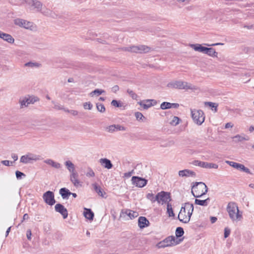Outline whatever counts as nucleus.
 <instances>
[{
  "instance_id": "1",
  "label": "nucleus",
  "mask_w": 254,
  "mask_h": 254,
  "mask_svg": "<svg viewBox=\"0 0 254 254\" xmlns=\"http://www.w3.org/2000/svg\"><path fill=\"white\" fill-rule=\"evenodd\" d=\"M193 211V205L189 202L184 204L178 214V218L182 222L188 223Z\"/></svg>"
},
{
  "instance_id": "2",
  "label": "nucleus",
  "mask_w": 254,
  "mask_h": 254,
  "mask_svg": "<svg viewBox=\"0 0 254 254\" xmlns=\"http://www.w3.org/2000/svg\"><path fill=\"white\" fill-rule=\"evenodd\" d=\"M207 191L208 188L203 182H195L191 187V193L196 198L202 196Z\"/></svg>"
},
{
  "instance_id": "3",
  "label": "nucleus",
  "mask_w": 254,
  "mask_h": 254,
  "mask_svg": "<svg viewBox=\"0 0 254 254\" xmlns=\"http://www.w3.org/2000/svg\"><path fill=\"white\" fill-rule=\"evenodd\" d=\"M227 211L228 212L230 218L233 221L240 220L242 217V213H240L238 206L235 202H229L227 207Z\"/></svg>"
},
{
  "instance_id": "4",
  "label": "nucleus",
  "mask_w": 254,
  "mask_h": 254,
  "mask_svg": "<svg viewBox=\"0 0 254 254\" xmlns=\"http://www.w3.org/2000/svg\"><path fill=\"white\" fill-rule=\"evenodd\" d=\"M167 87L179 89H196L195 86L187 82L181 80H176L170 82L167 84Z\"/></svg>"
},
{
  "instance_id": "5",
  "label": "nucleus",
  "mask_w": 254,
  "mask_h": 254,
  "mask_svg": "<svg viewBox=\"0 0 254 254\" xmlns=\"http://www.w3.org/2000/svg\"><path fill=\"white\" fill-rule=\"evenodd\" d=\"M190 47L195 51H198L199 52L206 54L212 57H217V52H216L215 49L212 48L203 47L199 44H191L190 45Z\"/></svg>"
},
{
  "instance_id": "6",
  "label": "nucleus",
  "mask_w": 254,
  "mask_h": 254,
  "mask_svg": "<svg viewBox=\"0 0 254 254\" xmlns=\"http://www.w3.org/2000/svg\"><path fill=\"white\" fill-rule=\"evenodd\" d=\"M126 51L135 53H146L149 52L150 48L145 45L132 46L124 48Z\"/></svg>"
},
{
  "instance_id": "7",
  "label": "nucleus",
  "mask_w": 254,
  "mask_h": 254,
  "mask_svg": "<svg viewBox=\"0 0 254 254\" xmlns=\"http://www.w3.org/2000/svg\"><path fill=\"white\" fill-rule=\"evenodd\" d=\"M191 117L195 123L201 125L204 121L205 117L203 112L201 110L191 111Z\"/></svg>"
},
{
  "instance_id": "8",
  "label": "nucleus",
  "mask_w": 254,
  "mask_h": 254,
  "mask_svg": "<svg viewBox=\"0 0 254 254\" xmlns=\"http://www.w3.org/2000/svg\"><path fill=\"white\" fill-rule=\"evenodd\" d=\"M156 200L158 203H161L162 205L164 203H169L171 200L170 193L164 191H161L158 192L156 195Z\"/></svg>"
},
{
  "instance_id": "9",
  "label": "nucleus",
  "mask_w": 254,
  "mask_h": 254,
  "mask_svg": "<svg viewBox=\"0 0 254 254\" xmlns=\"http://www.w3.org/2000/svg\"><path fill=\"white\" fill-rule=\"evenodd\" d=\"M40 155H36L33 153H28L26 155H23L20 158V162L24 164H28L32 163V161H36L41 160Z\"/></svg>"
},
{
  "instance_id": "10",
  "label": "nucleus",
  "mask_w": 254,
  "mask_h": 254,
  "mask_svg": "<svg viewBox=\"0 0 254 254\" xmlns=\"http://www.w3.org/2000/svg\"><path fill=\"white\" fill-rule=\"evenodd\" d=\"M176 238L174 236H169L157 245L159 248H165L177 245Z\"/></svg>"
},
{
  "instance_id": "11",
  "label": "nucleus",
  "mask_w": 254,
  "mask_h": 254,
  "mask_svg": "<svg viewBox=\"0 0 254 254\" xmlns=\"http://www.w3.org/2000/svg\"><path fill=\"white\" fill-rule=\"evenodd\" d=\"M43 198L46 203L51 206L54 205L56 202L54 193L50 190H48L43 194Z\"/></svg>"
},
{
  "instance_id": "12",
  "label": "nucleus",
  "mask_w": 254,
  "mask_h": 254,
  "mask_svg": "<svg viewBox=\"0 0 254 254\" xmlns=\"http://www.w3.org/2000/svg\"><path fill=\"white\" fill-rule=\"evenodd\" d=\"M39 99L37 97H29L28 98L25 97L23 99H20L19 100L20 107L22 108L24 107H27L29 104H34Z\"/></svg>"
},
{
  "instance_id": "13",
  "label": "nucleus",
  "mask_w": 254,
  "mask_h": 254,
  "mask_svg": "<svg viewBox=\"0 0 254 254\" xmlns=\"http://www.w3.org/2000/svg\"><path fill=\"white\" fill-rule=\"evenodd\" d=\"M131 181L133 184L139 188L144 187L147 183V180L141 177L133 176L131 178Z\"/></svg>"
},
{
  "instance_id": "14",
  "label": "nucleus",
  "mask_w": 254,
  "mask_h": 254,
  "mask_svg": "<svg viewBox=\"0 0 254 254\" xmlns=\"http://www.w3.org/2000/svg\"><path fill=\"white\" fill-rule=\"evenodd\" d=\"M226 163L229 164L230 166L233 167L234 168L241 170L244 172L250 174V170L248 168L246 167L244 165L239 164L235 162L226 161Z\"/></svg>"
},
{
  "instance_id": "15",
  "label": "nucleus",
  "mask_w": 254,
  "mask_h": 254,
  "mask_svg": "<svg viewBox=\"0 0 254 254\" xmlns=\"http://www.w3.org/2000/svg\"><path fill=\"white\" fill-rule=\"evenodd\" d=\"M194 165L198 166L204 168H214L217 169L218 166L216 164L202 162L198 160H195L194 162Z\"/></svg>"
},
{
  "instance_id": "16",
  "label": "nucleus",
  "mask_w": 254,
  "mask_h": 254,
  "mask_svg": "<svg viewBox=\"0 0 254 254\" xmlns=\"http://www.w3.org/2000/svg\"><path fill=\"white\" fill-rule=\"evenodd\" d=\"M14 23L15 25H18L20 27H23L26 29H28L32 27V23L29 21H27L25 20L17 18L14 20Z\"/></svg>"
},
{
  "instance_id": "17",
  "label": "nucleus",
  "mask_w": 254,
  "mask_h": 254,
  "mask_svg": "<svg viewBox=\"0 0 254 254\" xmlns=\"http://www.w3.org/2000/svg\"><path fill=\"white\" fill-rule=\"evenodd\" d=\"M55 210L62 215L63 218L65 219L68 216V212L67 209L61 203H57L55 206Z\"/></svg>"
},
{
  "instance_id": "18",
  "label": "nucleus",
  "mask_w": 254,
  "mask_h": 254,
  "mask_svg": "<svg viewBox=\"0 0 254 254\" xmlns=\"http://www.w3.org/2000/svg\"><path fill=\"white\" fill-rule=\"evenodd\" d=\"M26 2L29 5L33 6L37 11H41L43 4L40 1L37 0H27Z\"/></svg>"
},
{
  "instance_id": "19",
  "label": "nucleus",
  "mask_w": 254,
  "mask_h": 254,
  "mask_svg": "<svg viewBox=\"0 0 254 254\" xmlns=\"http://www.w3.org/2000/svg\"><path fill=\"white\" fill-rule=\"evenodd\" d=\"M178 174L179 176L181 177H195L196 176V174L194 172L189 169H185L179 171L178 172Z\"/></svg>"
},
{
  "instance_id": "20",
  "label": "nucleus",
  "mask_w": 254,
  "mask_h": 254,
  "mask_svg": "<svg viewBox=\"0 0 254 254\" xmlns=\"http://www.w3.org/2000/svg\"><path fill=\"white\" fill-rule=\"evenodd\" d=\"M0 38L10 44H12L14 42V39L10 34L3 33L0 30Z\"/></svg>"
},
{
  "instance_id": "21",
  "label": "nucleus",
  "mask_w": 254,
  "mask_h": 254,
  "mask_svg": "<svg viewBox=\"0 0 254 254\" xmlns=\"http://www.w3.org/2000/svg\"><path fill=\"white\" fill-rule=\"evenodd\" d=\"M100 164L107 169H110L113 167L111 161L107 158H101L99 160Z\"/></svg>"
},
{
  "instance_id": "22",
  "label": "nucleus",
  "mask_w": 254,
  "mask_h": 254,
  "mask_svg": "<svg viewBox=\"0 0 254 254\" xmlns=\"http://www.w3.org/2000/svg\"><path fill=\"white\" fill-rule=\"evenodd\" d=\"M138 224L140 228H144L149 226V222L146 217L140 216L138 218Z\"/></svg>"
},
{
  "instance_id": "23",
  "label": "nucleus",
  "mask_w": 254,
  "mask_h": 254,
  "mask_svg": "<svg viewBox=\"0 0 254 254\" xmlns=\"http://www.w3.org/2000/svg\"><path fill=\"white\" fill-rule=\"evenodd\" d=\"M78 175L76 172H73L70 175V180L76 187L80 184V182L78 179Z\"/></svg>"
},
{
  "instance_id": "24",
  "label": "nucleus",
  "mask_w": 254,
  "mask_h": 254,
  "mask_svg": "<svg viewBox=\"0 0 254 254\" xmlns=\"http://www.w3.org/2000/svg\"><path fill=\"white\" fill-rule=\"evenodd\" d=\"M59 193L63 199H68L71 194V192L65 188H61Z\"/></svg>"
},
{
  "instance_id": "25",
  "label": "nucleus",
  "mask_w": 254,
  "mask_h": 254,
  "mask_svg": "<svg viewBox=\"0 0 254 254\" xmlns=\"http://www.w3.org/2000/svg\"><path fill=\"white\" fill-rule=\"evenodd\" d=\"M84 216L89 220H93L94 214L90 209L84 208Z\"/></svg>"
},
{
  "instance_id": "26",
  "label": "nucleus",
  "mask_w": 254,
  "mask_h": 254,
  "mask_svg": "<svg viewBox=\"0 0 254 254\" xmlns=\"http://www.w3.org/2000/svg\"><path fill=\"white\" fill-rule=\"evenodd\" d=\"M44 162L56 169H60L61 167L60 163L55 162L54 160L50 159L45 160Z\"/></svg>"
},
{
  "instance_id": "27",
  "label": "nucleus",
  "mask_w": 254,
  "mask_h": 254,
  "mask_svg": "<svg viewBox=\"0 0 254 254\" xmlns=\"http://www.w3.org/2000/svg\"><path fill=\"white\" fill-rule=\"evenodd\" d=\"M64 164L70 174L76 172L74 165L70 161L68 160L65 161Z\"/></svg>"
},
{
  "instance_id": "28",
  "label": "nucleus",
  "mask_w": 254,
  "mask_h": 254,
  "mask_svg": "<svg viewBox=\"0 0 254 254\" xmlns=\"http://www.w3.org/2000/svg\"><path fill=\"white\" fill-rule=\"evenodd\" d=\"M153 101H155L153 99H148L144 101L146 103H143L142 102H140L139 104L144 109H148L153 105L151 103Z\"/></svg>"
},
{
  "instance_id": "29",
  "label": "nucleus",
  "mask_w": 254,
  "mask_h": 254,
  "mask_svg": "<svg viewBox=\"0 0 254 254\" xmlns=\"http://www.w3.org/2000/svg\"><path fill=\"white\" fill-rule=\"evenodd\" d=\"M210 200V198L208 197L207 198L204 199V200H200L198 199H195V204L199 205L201 206H206L208 205V202Z\"/></svg>"
},
{
  "instance_id": "30",
  "label": "nucleus",
  "mask_w": 254,
  "mask_h": 254,
  "mask_svg": "<svg viewBox=\"0 0 254 254\" xmlns=\"http://www.w3.org/2000/svg\"><path fill=\"white\" fill-rule=\"evenodd\" d=\"M94 190L101 196L103 197V193L102 191L101 188L99 186L97 183H94L92 185Z\"/></svg>"
},
{
  "instance_id": "31",
  "label": "nucleus",
  "mask_w": 254,
  "mask_h": 254,
  "mask_svg": "<svg viewBox=\"0 0 254 254\" xmlns=\"http://www.w3.org/2000/svg\"><path fill=\"white\" fill-rule=\"evenodd\" d=\"M204 105L209 106L212 110H214L215 112L217 111L218 104L211 102H204Z\"/></svg>"
},
{
  "instance_id": "32",
  "label": "nucleus",
  "mask_w": 254,
  "mask_h": 254,
  "mask_svg": "<svg viewBox=\"0 0 254 254\" xmlns=\"http://www.w3.org/2000/svg\"><path fill=\"white\" fill-rule=\"evenodd\" d=\"M125 213L131 219L134 218L138 216V214L136 212L132 211L131 210H127L125 211Z\"/></svg>"
},
{
  "instance_id": "33",
  "label": "nucleus",
  "mask_w": 254,
  "mask_h": 254,
  "mask_svg": "<svg viewBox=\"0 0 254 254\" xmlns=\"http://www.w3.org/2000/svg\"><path fill=\"white\" fill-rule=\"evenodd\" d=\"M234 139H236V142H240L243 140H249L250 138L248 136H242L239 134H237L233 137Z\"/></svg>"
},
{
  "instance_id": "34",
  "label": "nucleus",
  "mask_w": 254,
  "mask_h": 254,
  "mask_svg": "<svg viewBox=\"0 0 254 254\" xmlns=\"http://www.w3.org/2000/svg\"><path fill=\"white\" fill-rule=\"evenodd\" d=\"M167 212L168 214L169 217H174L175 214L173 212V210L172 207V205L170 203H168L167 205Z\"/></svg>"
},
{
  "instance_id": "35",
  "label": "nucleus",
  "mask_w": 254,
  "mask_h": 254,
  "mask_svg": "<svg viewBox=\"0 0 254 254\" xmlns=\"http://www.w3.org/2000/svg\"><path fill=\"white\" fill-rule=\"evenodd\" d=\"M111 104V105L118 108H122L123 107V103L121 101L116 100H113Z\"/></svg>"
},
{
  "instance_id": "36",
  "label": "nucleus",
  "mask_w": 254,
  "mask_h": 254,
  "mask_svg": "<svg viewBox=\"0 0 254 254\" xmlns=\"http://www.w3.org/2000/svg\"><path fill=\"white\" fill-rule=\"evenodd\" d=\"M135 117L138 121L143 122L145 119V117L142 115V114L139 112L135 113Z\"/></svg>"
},
{
  "instance_id": "37",
  "label": "nucleus",
  "mask_w": 254,
  "mask_h": 254,
  "mask_svg": "<svg viewBox=\"0 0 254 254\" xmlns=\"http://www.w3.org/2000/svg\"><path fill=\"white\" fill-rule=\"evenodd\" d=\"M184 234V231L183 228L182 227H177L176 230V236L177 238H180L182 237Z\"/></svg>"
},
{
  "instance_id": "38",
  "label": "nucleus",
  "mask_w": 254,
  "mask_h": 254,
  "mask_svg": "<svg viewBox=\"0 0 254 254\" xmlns=\"http://www.w3.org/2000/svg\"><path fill=\"white\" fill-rule=\"evenodd\" d=\"M96 108L97 110L101 113H104L106 111L104 105L101 103H96Z\"/></svg>"
},
{
  "instance_id": "39",
  "label": "nucleus",
  "mask_w": 254,
  "mask_h": 254,
  "mask_svg": "<svg viewBox=\"0 0 254 254\" xmlns=\"http://www.w3.org/2000/svg\"><path fill=\"white\" fill-rule=\"evenodd\" d=\"M180 120H181L179 118H178V117H176V116H174L173 117V120H172V121L170 122V124L172 126H176L177 125H178L179 124Z\"/></svg>"
},
{
  "instance_id": "40",
  "label": "nucleus",
  "mask_w": 254,
  "mask_h": 254,
  "mask_svg": "<svg viewBox=\"0 0 254 254\" xmlns=\"http://www.w3.org/2000/svg\"><path fill=\"white\" fill-rule=\"evenodd\" d=\"M160 108L162 110H166L171 108V103L164 102L161 103Z\"/></svg>"
},
{
  "instance_id": "41",
  "label": "nucleus",
  "mask_w": 254,
  "mask_h": 254,
  "mask_svg": "<svg viewBox=\"0 0 254 254\" xmlns=\"http://www.w3.org/2000/svg\"><path fill=\"white\" fill-rule=\"evenodd\" d=\"M104 92H105V91L104 90L96 89L90 93V95L92 96H93L96 94L99 95Z\"/></svg>"
},
{
  "instance_id": "42",
  "label": "nucleus",
  "mask_w": 254,
  "mask_h": 254,
  "mask_svg": "<svg viewBox=\"0 0 254 254\" xmlns=\"http://www.w3.org/2000/svg\"><path fill=\"white\" fill-rule=\"evenodd\" d=\"M146 198L151 201L152 202H154L156 200V196H154V194L152 193H149L146 195Z\"/></svg>"
},
{
  "instance_id": "43",
  "label": "nucleus",
  "mask_w": 254,
  "mask_h": 254,
  "mask_svg": "<svg viewBox=\"0 0 254 254\" xmlns=\"http://www.w3.org/2000/svg\"><path fill=\"white\" fill-rule=\"evenodd\" d=\"M127 92L133 99H137V98L138 97L137 94H135L132 90H131L129 89H128L127 90Z\"/></svg>"
},
{
  "instance_id": "44",
  "label": "nucleus",
  "mask_w": 254,
  "mask_h": 254,
  "mask_svg": "<svg viewBox=\"0 0 254 254\" xmlns=\"http://www.w3.org/2000/svg\"><path fill=\"white\" fill-rule=\"evenodd\" d=\"M51 11V10H50V9L44 8H43V9H42V10L40 12L45 16H49L50 14Z\"/></svg>"
},
{
  "instance_id": "45",
  "label": "nucleus",
  "mask_w": 254,
  "mask_h": 254,
  "mask_svg": "<svg viewBox=\"0 0 254 254\" xmlns=\"http://www.w3.org/2000/svg\"><path fill=\"white\" fill-rule=\"evenodd\" d=\"M106 130L109 132H113L116 131L115 125H112L107 127Z\"/></svg>"
},
{
  "instance_id": "46",
  "label": "nucleus",
  "mask_w": 254,
  "mask_h": 254,
  "mask_svg": "<svg viewBox=\"0 0 254 254\" xmlns=\"http://www.w3.org/2000/svg\"><path fill=\"white\" fill-rule=\"evenodd\" d=\"M83 107L85 109L91 110L93 105L90 102H85L83 104Z\"/></svg>"
},
{
  "instance_id": "47",
  "label": "nucleus",
  "mask_w": 254,
  "mask_h": 254,
  "mask_svg": "<svg viewBox=\"0 0 254 254\" xmlns=\"http://www.w3.org/2000/svg\"><path fill=\"white\" fill-rule=\"evenodd\" d=\"M15 175L17 179H21L22 177H25L26 175L23 173L19 171H16L15 172Z\"/></svg>"
},
{
  "instance_id": "48",
  "label": "nucleus",
  "mask_w": 254,
  "mask_h": 254,
  "mask_svg": "<svg viewBox=\"0 0 254 254\" xmlns=\"http://www.w3.org/2000/svg\"><path fill=\"white\" fill-rule=\"evenodd\" d=\"M115 127H116V130H123V131H124V130H126V127H124L123 126L119 125V124L115 125Z\"/></svg>"
},
{
  "instance_id": "49",
  "label": "nucleus",
  "mask_w": 254,
  "mask_h": 254,
  "mask_svg": "<svg viewBox=\"0 0 254 254\" xmlns=\"http://www.w3.org/2000/svg\"><path fill=\"white\" fill-rule=\"evenodd\" d=\"M86 176L87 177H94L95 173L94 171L91 169L88 168V172L86 173Z\"/></svg>"
},
{
  "instance_id": "50",
  "label": "nucleus",
  "mask_w": 254,
  "mask_h": 254,
  "mask_svg": "<svg viewBox=\"0 0 254 254\" xmlns=\"http://www.w3.org/2000/svg\"><path fill=\"white\" fill-rule=\"evenodd\" d=\"M49 17L56 19L59 17V15L57 13H56V12L51 10L50 14L49 15Z\"/></svg>"
},
{
  "instance_id": "51",
  "label": "nucleus",
  "mask_w": 254,
  "mask_h": 254,
  "mask_svg": "<svg viewBox=\"0 0 254 254\" xmlns=\"http://www.w3.org/2000/svg\"><path fill=\"white\" fill-rule=\"evenodd\" d=\"M231 231L228 228H225L224 230V238H227L230 235Z\"/></svg>"
},
{
  "instance_id": "52",
  "label": "nucleus",
  "mask_w": 254,
  "mask_h": 254,
  "mask_svg": "<svg viewBox=\"0 0 254 254\" xmlns=\"http://www.w3.org/2000/svg\"><path fill=\"white\" fill-rule=\"evenodd\" d=\"M54 108L56 109H58V110H63V109H64L63 106H62L61 105L59 104H58V103L55 104Z\"/></svg>"
},
{
  "instance_id": "53",
  "label": "nucleus",
  "mask_w": 254,
  "mask_h": 254,
  "mask_svg": "<svg viewBox=\"0 0 254 254\" xmlns=\"http://www.w3.org/2000/svg\"><path fill=\"white\" fill-rule=\"evenodd\" d=\"M31 231L30 229L27 230L26 232V236L28 240H30L31 239Z\"/></svg>"
},
{
  "instance_id": "54",
  "label": "nucleus",
  "mask_w": 254,
  "mask_h": 254,
  "mask_svg": "<svg viewBox=\"0 0 254 254\" xmlns=\"http://www.w3.org/2000/svg\"><path fill=\"white\" fill-rule=\"evenodd\" d=\"M133 173V170H132L130 172H128L124 174V177H127V178H129V177H130L131 176V175Z\"/></svg>"
},
{
  "instance_id": "55",
  "label": "nucleus",
  "mask_w": 254,
  "mask_h": 254,
  "mask_svg": "<svg viewBox=\"0 0 254 254\" xmlns=\"http://www.w3.org/2000/svg\"><path fill=\"white\" fill-rule=\"evenodd\" d=\"M119 90V87L118 85H115L112 88V91L114 93H116Z\"/></svg>"
},
{
  "instance_id": "56",
  "label": "nucleus",
  "mask_w": 254,
  "mask_h": 254,
  "mask_svg": "<svg viewBox=\"0 0 254 254\" xmlns=\"http://www.w3.org/2000/svg\"><path fill=\"white\" fill-rule=\"evenodd\" d=\"M25 65L26 66H30V67H33L34 66L36 65V63H32V62H28L25 64Z\"/></svg>"
},
{
  "instance_id": "57",
  "label": "nucleus",
  "mask_w": 254,
  "mask_h": 254,
  "mask_svg": "<svg viewBox=\"0 0 254 254\" xmlns=\"http://www.w3.org/2000/svg\"><path fill=\"white\" fill-rule=\"evenodd\" d=\"M233 124L230 122L227 123L225 124V128H228L230 127H233Z\"/></svg>"
},
{
  "instance_id": "58",
  "label": "nucleus",
  "mask_w": 254,
  "mask_h": 254,
  "mask_svg": "<svg viewBox=\"0 0 254 254\" xmlns=\"http://www.w3.org/2000/svg\"><path fill=\"white\" fill-rule=\"evenodd\" d=\"M1 163L6 166H9L10 165V161L8 160H3L1 162Z\"/></svg>"
},
{
  "instance_id": "59",
  "label": "nucleus",
  "mask_w": 254,
  "mask_h": 254,
  "mask_svg": "<svg viewBox=\"0 0 254 254\" xmlns=\"http://www.w3.org/2000/svg\"><path fill=\"white\" fill-rule=\"evenodd\" d=\"M70 113L73 116H75L78 114V112L76 110H71L70 111Z\"/></svg>"
},
{
  "instance_id": "60",
  "label": "nucleus",
  "mask_w": 254,
  "mask_h": 254,
  "mask_svg": "<svg viewBox=\"0 0 254 254\" xmlns=\"http://www.w3.org/2000/svg\"><path fill=\"white\" fill-rule=\"evenodd\" d=\"M179 105L178 103H171V108H177L179 107Z\"/></svg>"
},
{
  "instance_id": "61",
  "label": "nucleus",
  "mask_w": 254,
  "mask_h": 254,
  "mask_svg": "<svg viewBox=\"0 0 254 254\" xmlns=\"http://www.w3.org/2000/svg\"><path fill=\"white\" fill-rule=\"evenodd\" d=\"M28 219H29V216H28V214L25 213V214H24V215L23 216V219L21 222H22L24 220H28Z\"/></svg>"
},
{
  "instance_id": "62",
  "label": "nucleus",
  "mask_w": 254,
  "mask_h": 254,
  "mask_svg": "<svg viewBox=\"0 0 254 254\" xmlns=\"http://www.w3.org/2000/svg\"><path fill=\"white\" fill-rule=\"evenodd\" d=\"M217 220V218L216 217H210V221H211V223H215Z\"/></svg>"
},
{
  "instance_id": "63",
  "label": "nucleus",
  "mask_w": 254,
  "mask_h": 254,
  "mask_svg": "<svg viewBox=\"0 0 254 254\" xmlns=\"http://www.w3.org/2000/svg\"><path fill=\"white\" fill-rule=\"evenodd\" d=\"M11 157L13 159L14 161H15L18 159V156L15 154H12Z\"/></svg>"
},
{
  "instance_id": "64",
  "label": "nucleus",
  "mask_w": 254,
  "mask_h": 254,
  "mask_svg": "<svg viewBox=\"0 0 254 254\" xmlns=\"http://www.w3.org/2000/svg\"><path fill=\"white\" fill-rule=\"evenodd\" d=\"M11 226L9 227L6 230V233H5V236L7 237L8 234H9V233L10 231V229H11Z\"/></svg>"
}]
</instances>
